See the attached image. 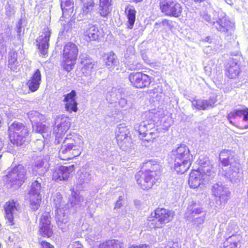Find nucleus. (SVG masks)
<instances>
[{"label":"nucleus","mask_w":248,"mask_h":248,"mask_svg":"<svg viewBox=\"0 0 248 248\" xmlns=\"http://www.w3.org/2000/svg\"><path fill=\"white\" fill-rule=\"evenodd\" d=\"M241 239V236L240 235L232 234L226 240V244H227L228 243H231V242H232L238 244V243L240 241Z\"/></svg>","instance_id":"8fccbe9b"},{"label":"nucleus","mask_w":248,"mask_h":248,"mask_svg":"<svg viewBox=\"0 0 248 248\" xmlns=\"http://www.w3.org/2000/svg\"><path fill=\"white\" fill-rule=\"evenodd\" d=\"M205 216L206 212L204 211L202 212V214H201L199 216L193 217V218H191V219L193 220L195 225H196L197 226H199L204 223Z\"/></svg>","instance_id":"de8ad7c7"},{"label":"nucleus","mask_w":248,"mask_h":248,"mask_svg":"<svg viewBox=\"0 0 248 248\" xmlns=\"http://www.w3.org/2000/svg\"><path fill=\"white\" fill-rule=\"evenodd\" d=\"M174 162V168L178 173L183 174L187 171L191 165L193 156L188 147L181 144L172 150L170 154Z\"/></svg>","instance_id":"f03ea898"},{"label":"nucleus","mask_w":248,"mask_h":248,"mask_svg":"<svg viewBox=\"0 0 248 248\" xmlns=\"http://www.w3.org/2000/svg\"><path fill=\"white\" fill-rule=\"evenodd\" d=\"M83 33L88 41H98L103 35V30L96 25L88 24L83 29Z\"/></svg>","instance_id":"a211bd4d"},{"label":"nucleus","mask_w":248,"mask_h":248,"mask_svg":"<svg viewBox=\"0 0 248 248\" xmlns=\"http://www.w3.org/2000/svg\"><path fill=\"white\" fill-rule=\"evenodd\" d=\"M3 142L1 140V139L0 138V151L2 149L3 147Z\"/></svg>","instance_id":"69168bd1"},{"label":"nucleus","mask_w":248,"mask_h":248,"mask_svg":"<svg viewBox=\"0 0 248 248\" xmlns=\"http://www.w3.org/2000/svg\"><path fill=\"white\" fill-rule=\"evenodd\" d=\"M163 26H166L168 28L171 27V22L168 19H164L161 23Z\"/></svg>","instance_id":"052dcab7"},{"label":"nucleus","mask_w":248,"mask_h":248,"mask_svg":"<svg viewBox=\"0 0 248 248\" xmlns=\"http://www.w3.org/2000/svg\"><path fill=\"white\" fill-rule=\"evenodd\" d=\"M129 248H147L146 245H140L139 246L132 245Z\"/></svg>","instance_id":"e2e57ef3"},{"label":"nucleus","mask_w":248,"mask_h":248,"mask_svg":"<svg viewBox=\"0 0 248 248\" xmlns=\"http://www.w3.org/2000/svg\"><path fill=\"white\" fill-rule=\"evenodd\" d=\"M72 25L70 23H67L66 24H64L63 25V31H65L66 32H68L69 31H71V29L72 28Z\"/></svg>","instance_id":"680f3d73"},{"label":"nucleus","mask_w":248,"mask_h":248,"mask_svg":"<svg viewBox=\"0 0 248 248\" xmlns=\"http://www.w3.org/2000/svg\"><path fill=\"white\" fill-rule=\"evenodd\" d=\"M240 165L221 167L219 170V175L226 181L234 183L238 180L240 175Z\"/></svg>","instance_id":"dca6fc26"},{"label":"nucleus","mask_w":248,"mask_h":248,"mask_svg":"<svg viewBox=\"0 0 248 248\" xmlns=\"http://www.w3.org/2000/svg\"><path fill=\"white\" fill-rule=\"evenodd\" d=\"M241 72L240 64L236 59H229L225 66V75L230 79L236 78Z\"/></svg>","instance_id":"5701e85b"},{"label":"nucleus","mask_w":248,"mask_h":248,"mask_svg":"<svg viewBox=\"0 0 248 248\" xmlns=\"http://www.w3.org/2000/svg\"><path fill=\"white\" fill-rule=\"evenodd\" d=\"M219 161L222 165L221 167H233L240 165L239 159L234 153L231 150H222L219 155Z\"/></svg>","instance_id":"6ab92c4d"},{"label":"nucleus","mask_w":248,"mask_h":248,"mask_svg":"<svg viewBox=\"0 0 248 248\" xmlns=\"http://www.w3.org/2000/svg\"><path fill=\"white\" fill-rule=\"evenodd\" d=\"M61 9L63 12L73 7V2L71 0H62L61 4Z\"/></svg>","instance_id":"09e8293b"},{"label":"nucleus","mask_w":248,"mask_h":248,"mask_svg":"<svg viewBox=\"0 0 248 248\" xmlns=\"http://www.w3.org/2000/svg\"><path fill=\"white\" fill-rule=\"evenodd\" d=\"M50 34V30L49 28H46L43 30L42 34L36 40L38 48L41 54L44 56L47 53Z\"/></svg>","instance_id":"412c9836"},{"label":"nucleus","mask_w":248,"mask_h":248,"mask_svg":"<svg viewBox=\"0 0 248 248\" xmlns=\"http://www.w3.org/2000/svg\"><path fill=\"white\" fill-rule=\"evenodd\" d=\"M16 205L17 203L14 200H12L6 202L4 206L5 216L11 225L13 223L14 215L16 214L17 211Z\"/></svg>","instance_id":"473e14b6"},{"label":"nucleus","mask_w":248,"mask_h":248,"mask_svg":"<svg viewBox=\"0 0 248 248\" xmlns=\"http://www.w3.org/2000/svg\"><path fill=\"white\" fill-rule=\"evenodd\" d=\"M53 204L56 208L55 218L57 225L63 232L68 229L69 204L63 200L62 195L57 192L53 196Z\"/></svg>","instance_id":"20e7f679"},{"label":"nucleus","mask_w":248,"mask_h":248,"mask_svg":"<svg viewBox=\"0 0 248 248\" xmlns=\"http://www.w3.org/2000/svg\"><path fill=\"white\" fill-rule=\"evenodd\" d=\"M34 148L36 150L41 151L45 146L44 141L40 139H37L34 143Z\"/></svg>","instance_id":"3c124183"},{"label":"nucleus","mask_w":248,"mask_h":248,"mask_svg":"<svg viewBox=\"0 0 248 248\" xmlns=\"http://www.w3.org/2000/svg\"><path fill=\"white\" fill-rule=\"evenodd\" d=\"M128 134V129L125 124H121L118 125L116 139L118 145L124 151H127L132 147V140Z\"/></svg>","instance_id":"9b49d317"},{"label":"nucleus","mask_w":248,"mask_h":248,"mask_svg":"<svg viewBox=\"0 0 248 248\" xmlns=\"http://www.w3.org/2000/svg\"><path fill=\"white\" fill-rule=\"evenodd\" d=\"M91 173L89 171L84 170L82 171L78 177V185H81L82 187L88 184L91 180Z\"/></svg>","instance_id":"37998d69"},{"label":"nucleus","mask_w":248,"mask_h":248,"mask_svg":"<svg viewBox=\"0 0 248 248\" xmlns=\"http://www.w3.org/2000/svg\"><path fill=\"white\" fill-rule=\"evenodd\" d=\"M5 8H6V13L8 16H11L14 14V13H15L14 9L12 7H11L10 5L6 6Z\"/></svg>","instance_id":"6e6d98bb"},{"label":"nucleus","mask_w":248,"mask_h":248,"mask_svg":"<svg viewBox=\"0 0 248 248\" xmlns=\"http://www.w3.org/2000/svg\"><path fill=\"white\" fill-rule=\"evenodd\" d=\"M41 81V72L39 69H36L30 79L27 81V85L31 92H34L39 89Z\"/></svg>","instance_id":"2f4dec72"},{"label":"nucleus","mask_w":248,"mask_h":248,"mask_svg":"<svg viewBox=\"0 0 248 248\" xmlns=\"http://www.w3.org/2000/svg\"><path fill=\"white\" fill-rule=\"evenodd\" d=\"M80 63L83 65L81 71L85 76H88L92 73V69L96 64L95 62L85 54L80 56Z\"/></svg>","instance_id":"a878e982"},{"label":"nucleus","mask_w":248,"mask_h":248,"mask_svg":"<svg viewBox=\"0 0 248 248\" xmlns=\"http://www.w3.org/2000/svg\"><path fill=\"white\" fill-rule=\"evenodd\" d=\"M83 144L80 136L77 135L67 136L59 151L60 158L63 160H67L79 155Z\"/></svg>","instance_id":"7ed1b4c3"},{"label":"nucleus","mask_w":248,"mask_h":248,"mask_svg":"<svg viewBox=\"0 0 248 248\" xmlns=\"http://www.w3.org/2000/svg\"><path fill=\"white\" fill-rule=\"evenodd\" d=\"M1 156H2L1 155H0V158L1 157Z\"/></svg>","instance_id":"774afa93"},{"label":"nucleus","mask_w":248,"mask_h":248,"mask_svg":"<svg viewBox=\"0 0 248 248\" xmlns=\"http://www.w3.org/2000/svg\"><path fill=\"white\" fill-rule=\"evenodd\" d=\"M122 201V197L119 196L118 200L116 202L115 206L114 208V210H117L120 208L122 205L121 201Z\"/></svg>","instance_id":"13d9d810"},{"label":"nucleus","mask_w":248,"mask_h":248,"mask_svg":"<svg viewBox=\"0 0 248 248\" xmlns=\"http://www.w3.org/2000/svg\"><path fill=\"white\" fill-rule=\"evenodd\" d=\"M238 244L232 242L228 243L227 244H226V241L224 243V248H236L237 247Z\"/></svg>","instance_id":"4d7b16f0"},{"label":"nucleus","mask_w":248,"mask_h":248,"mask_svg":"<svg viewBox=\"0 0 248 248\" xmlns=\"http://www.w3.org/2000/svg\"><path fill=\"white\" fill-rule=\"evenodd\" d=\"M204 211L195 202L192 201L189 202L185 212V217L188 220H190Z\"/></svg>","instance_id":"c85d7f7f"},{"label":"nucleus","mask_w":248,"mask_h":248,"mask_svg":"<svg viewBox=\"0 0 248 248\" xmlns=\"http://www.w3.org/2000/svg\"><path fill=\"white\" fill-rule=\"evenodd\" d=\"M27 170L22 164L11 169L4 177V180L10 185V187L17 188L19 187L26 179Z\"/></svg>","instance_id":"39448f33"},{"label":"nucleus","mask_w":248,"mask_h":248,"mask_svg":"<svg viewBox=\"0 0 248 248\" xmlns=\"http://www.w3.org/2000/svg\"><path fill=\"white\" fill-rule=\"evenodd\" d=\"M136 11L133 5H128L125 8V13L128 19L127 27L129 29H132L136 20Z\"/></svg>","instance_id":"f704fd0d"},{"label":"nucleus","mask_w":248,"mask_h":248,"mask_svg":"<svg viewBox=\"0 0 248 248\" xmlns=\"http://www.w3.org/2000/svg\"><path fill=\"white\" fill-rule=\"evenodd\" d=\"M87 78L85 84H87L88 86L92 84L95 80V77L94 74H92L91 73L90 74H89L88 76H85Z\"/></svg>","instance_id":"603ef678"},{"label":"nucleus","mask_w":248,"mask_h":248,"mask_svg":"<svg viewBox=\"0 0 248 248\" xmlns=\"http://www.w3.org/2000/svg\"><path fill=\"white\" fill-rule=\"evenodd\" d=\"M42 190L39 180H37L32 183L29 193L31 206L34 211L37 210L40 207L42 199L41 193Z\"/></svg>","instance_id":"4468645a"},{"label":"nucleus","mask_w":248,"mask_h":248,"mask_svg":"<svg viewBox=\"0 0 248 248\" xmlns=\"http://www.w3.org/2000/svg\"><path fill=\"white\" fill-rule=\"evenodd\" d=\"M78 54V48L75 44L68 42L64 46L62 65L65 70L69 72L73 69Z\"/></svg>","instance_id":"0eeeda50"},{"label":"nucleus","mask_w":248,"mask_h":248,"mask_svg":"<svg viewBox=\"0 0 248 248\" xmlns=\"http://www.w3.org/2000/svg\"><path fill=\"white\" fill-rule=\"evenodd\" d=\"M213 26L226 36H230L233 33L234 23L226 17V14L222 12H218V19L216 22H213Z\"/></svg>","instance_id":"9d476101"},{"label":"nucleus","mask_w":248,"mask_h":248,"mask_svg":"<svg viewBox=\"0 0 248 248\" xmlns=\"http://www.w3.org/2000/svg\"><path fill=\"white\" fill-rule=\"evenodd\" d=\"M83 201V198L79 195L78 193L74 190L72 191L71 196L69 199V202L71 206L80 205Z\"/></svg>","instance_id":"a18cd8bd"},{"label":"nucleus","mask_w":248,"mask_h":248,"mask_svg":"<svg viewBox=\"0 0 248 248\" xmlns=\"http://www.w3.org/2000/svg\"><path fill=\"white\" fill-rule=\"evenodd\" d=\"M144 172L143 171H140L137 173L135 175V179L137 182V184L140 186L143 189V185L146 184V180L144 178Z\"/></svg>","instance_id":"49530a36"},{"label":"nucleus","mask_w":248,"mask_h":248,"mask_svg":"<svg viewBox=\"0 0 248 248\" xmlns=\"http://www.w3.org/2000/svg\"><path fill=\"white\" fill-rule=\"evenodd\" d=\"M55 125L54 128V133L55 134L56 139L62 138L69 129L70 126L68 118L62 116H57Z\"/></svg>","instance_id":"aec40b11"},{"label":"nucleus","mask_w":248,"mask_h":248,"mask_svg":"<svg viewBox=\"0 0 248 248\" xmlns=\"http://www.w3.org/2000/svg\"><path fill=\"white\" fill-rule=\"evenodd\" d=\"M112 0H100L99 13L102 16H106L110 12Z\"/></svg>","instance_id":"79ce46f5"},{"label":"nucleus","mask_w":248,"mask_h":248,"mask_svg":"<svg viewBox=\"0 0 248 248\" xmlns=\"http://www.w3.org/2000/svg\"><path fill=\"white\" fill-rule=\"evenodd\" d=\"M122 89L113 88L111 91H109L106 96L107 100L110 103L116 102L123 96Z\"/></svg>","instance_id":"4c0bfd02"},{"label":"nucleus","mask_w":248,"mask_h":248,"mask_svg":"<svg viewBox=\"0 0 248 248\" xmlns=\"http://www.w3.org/2000/svg\"><path fill=\"white\" fill-rule=\"evenodd\" d=\"M143 177L146 180V184L143 185V189L148 190L151 188L155 181H157L160 177V172L156 170H147L143 172Z\"/></svg>","instance_id":"cd10ccee"},{"label":"nucleus","mask_w":248,"mask_h":248,"mask_svg":"<svg viewBox=\"0 0 248 248\" xmlns=\"http://www.w3.org/2000/svg\"><path fill=\"white\" fill-rule=\"evenodd\" d=\"M50 217L48 212H45L43 214L40 218V233L44 237H49L52 234V231L50 225Z\"/></svg>","instance_id":"b1692460"},{"label":"nucleus","mask_w":248,"mask_h":248,"mask_svg":"<svg viewBox=\"0 0 248 248\" xmlns=\"http://www.w3.org/2000/svg\"><path fill=\"white\" fill-rule=\"evenodd\" d=\"M9 139L11 143L17 146L22 145L26 140L29 133L26 126L23 124L14 122L9 127Z\"/></svg>","instance_id":"423d86ee"},{"label":"nucleus","mask_w":248,"mask_h":248,"mask_svg":"<svg viewBox=\"0 0 248 248\" xmlns=\"http://www.w3.org/2000/svg\"><path fill=\"white\" fill-rule=\"evenodd\" d=\"M144 115L146 119L138 126H135V128L138 131L140 139L144 138L145 140L150 141L158 137V133L155 123L164 114L162 110L152 109L146 112Z\"/></svg>","instance_id":"f257e3e1"},{"label":"nucleus","mask_w":248,"mask_h":248,"mask_svg":"<svg viewBox=\"0 0 248 248\" xmlns=\"http://www.w3.org/2000/svg\"><path fill=\"white\" fill-rule=\"evenodd\" d=\"M50 157L48 155L39 156L34 160L32 173L35 175L44 176L48 170Z\"/></svg>","instance_id":"2eb2a0df"},{"label":"nucleus","mask_w":248,"mask_h":248,"mask_svg":"<svg viewBox=\"0 0 248 248\" xmlns=\"http://www.w3.org/2000/svg\"><path fill=\"white\" fill-rule=\"evenodd\" d=\"M83 6L79 16L84 19L91 17V12L92 11L94 3L93 0H87L83 1Z\"/></svg>","instance_id":"e433bc0d"},{"label":"nucleus","mask_w":248,"mask_h":248,"mask_svg":"<svg viewBox=\"0 0 248 248\" xmlns=\"http://www.w3.org/2000/svg\"><path fill=\"white\" fill-rule=\"evenodd\" d=\"M40 244L41 248H54L52 245L46 241H40Z\"/></svg>","instance_id":"5fc2aeb1"},{"label":"nucleus","mask_w":248,"mask_h":248,"mask_svg":"<svg viewBox=\"0 0 248 248\" xmlns=\"http://www.w3.org/2000/svg\"><path fill=\"white\" fill-rule=\"evenodd\" d=\"M243 116V121L247 122V124L244 126V128H248V108H245L243 109H236L231 111L228 115V119L230 123H233L232 120L237 117Z\"/></svg>","instance_id":"7c9ffc66"},{"label":"nucleus","mask_w":248,"mask_h":248,"mask_svg":"<svg viewBox=\"0 0 248 248\" xmlns=\"http://www.w3.org/2000/svg\"><path fill=\"white\" fill-rule=\"evenodd\" d=\"M74 170V165L68 166H61L55 169L52 175V178L54 180L59 182L65 181L69 177L71 173Z\"/></svg>","instance_id":"4be33fe9"},{"label":"nucleus","mask_w":248,"mask_h":248,"mask_svg":"<svg viewBox=\"0 0 248 248\" xmlns=\"http://www.w3.org/2000/svg\"><path fill=\"white\" fill-rule=\"evenodd\" d=\"M143 177L146 180V184L143 185V189L148 190L151 188L155 181H157L160 177V172L156 170H147L143 172Z\"/></svg>","instance_id":"bb28decb"},{"label":"nucleus","mask_w":248,"mask_h":248,"mask_svg":"<svg viewBox=\"0 0 248 248\" xmlns=\"http://www.w3.org/2000/svg\"><path fill=\"white\" fill-rule=\"evenodd\" d=\"M203 18L205 21H207L208 22H211V17L208 14H205L203 16Z\"/></svg>","instance_id":"0e129e2a"},{"label":"nucleus","mask_w":248,"mask_h":248,"mask_svg":"<svg viewBox=\"0 0 248 248\" xmlns=\"http://www.w3.org/2000/svg\"><path fill=\"white\" fill-rule=\"evenodd\" d=\"M129 80L135 88H143L150 84L151 77L141 72L133 73L129 75Z\"/></svg>","instance_id":"f3484780"},{"label":"nucleus","mask_w":248,"mask_h":248,"mask_svg":"<svg viewBox=\"0 0 248 248\" xmlns=\"http://www.w3.org/2000/svg\"><path fill=\"white\" fill-rule=\"evenodd\" d=\"M213 195L218 199L217 204L219 206L224 205L231 197V192L228 187L221 183H217L214 184L212 187Z\"/></svg>","instance_id":"ddd939ff"},{"label":"nucleus","mask_w":248,"mask_h":248,"mask_svg":"<svg viewBox=\"0 0 248 248\" xmlns=\"http://www.w3.org/2000/svg\"><path fill=\"white\" fill-rule=\"evenodd\" d=\"M161 11L166 16L179 17L182 12L181 4L176 0H159Z\"/></svg>","instance_id":"1a4fd4ad"},{"label":"nucleus","mask_w":248,"mask_h":248,"mask_svg":"<svg viewBox=\"0 0 248 248\" xmlns=\"http://www.w3.org/2000/svg\"><path fill=\"white\" fill-rule=\"evenodd\" d=\"M217 101L215 95L211 96L208 100L194 99L191 101L192 106L196 109L205 110L209 108H213Z\"/></svg>","instance_id":"393cba45"},{"label":"nucleus","mask_w":248,"mask_h":248,"mask_svg":"<svg viewBox=\"0 0 248 248\" xmlns=\"http://www.w3.org/2000/svg\"><path fill=\"white\" fill-rule=\"evenodd\" d=\"M199 168L197 170L202 174L204 179L209 180L213 178L216 172V169L213 167L212 161L209 158L203 155H201L199 157Z\"/></svg>","instance_id":"f8f14e48"},{"label":"nucleus","mask_w":248,"mask_h":248,"mask_svg":"<svg viewBox=\"0 0 248 248\" xmlns=\"http://www.w3.org/2000/svg\"><path fill=\"white\" fill-rule=\"evenodd\" d=\"M103 62L108 68L109 69H113L119 62L117 56L112 51L105 54Z\"/></svg>","instance_id":"c9c22d12"},{"label":"nucleus","mask_w":248,"mask_h":248,"mask_svg":"<svg viewBox=\"0 0 248 248\" xmlns=\"http://www.w3.org/2000/svg\"><path fill=\"white\" fill-rule=\"evenodd\" d=\"M76 95V91L72 90L70 93H67L64 96L63 101L66 102L65 108L66 111L70 112H71L72 111H77L78 103L75 98Z\"/></svg>","instance_id":"c756f323"},{"label":"nucleus","mask_w":248,"mask_h":248,"mask_svg":"<svg viewBox=\"0 0 248 248\" xmlns=\"http://www.w3.org/2000/svg\"><path fill=\"white\" fill-rule=\"evenodd\" d=\"M22 24V20L21 19H20L18 21V23L16 26L17 33L18 35H20V33L21 32Z\"/></svg>","instance_id":"bf43d9fd"},{"label":"nucleus","mask_w":248,"mask_h":248,"mask_svg":"<svg viewBox=\"0 0 248 248\" xmlns=\"http://www.w3.org/2000/svg\"><path fill=\"white\" fill-rule=\"evenodd\" d=\"M133 1L134 2L138 3V2H141V1H143V0H133Z\"/></svg>","instance_id":"338daca9"},{"label":"nucleus","mask_w":248,"mask_h":248,"mask_svg":"<svg viewBox=\"0 0 248 248\" xmlns=\"http://www.w3.org/2000/svg\"><path fill=\"white\" fill-rule=\"evenodd\" d=\"M17 53L13 50L10 51L8 54V66L13 71L17 70L18 62L17 60Z\"/></svg>","instance_id":"a19ab883"},{"label":"nucleus","mask_w":248,"mask_h":248,"mask_svg":"<svg viewBox=\"0 0 248 248\" xmlns=\"http://www.w3.org/2000/svg\"><path fill=\"white\" fill-rule=\"evenodd\" d=\"M28 117L31 123L32 126L33 125L39 124L41 122H45L46 120L44 115L34 110L29 112L28 113Z\"/></svg>","instance_id":"58836bf2"},{"label":"nucleus","mask_w":248,"mask_h":248,"mask_svg":"<svg viewBox=\"0 0 248 248\" xmlns=\"http://www.w3.org/2000/svg\"><path fill=\"white\" fill-rule=\"evenodd\" d=\"M124 245L121 241L116 239L109 240L99 245V248H124Z\"/></svg>","instance_id":"ea45409f"},{"label":"nucleus","mask_w":248,"mask_h":248,"mask_svg":"<svg viewBox=\"0 0 248 248\" xmlns=\"http://www.w3.org/2000/svg\"><path fill=\"white\" fill-rule=\"evenodd\" d=\"M202 175L199 171L193 170L189 174L188 180L190 187L193 188H197L202 183V181H207V179H204Z\"/></svg>","instance_id":"72a5a7b5"},{"label":"nucleus","mask_w":248,"mask_h":248,"mask_svg":"<svg viewBox=\"0 0 248 248\" xmlns=\"http://www.w3.org/2000/svg\"><path fill=\"white\" fill-rule=\"evenodd\" d=\"M151 215L152 217L148 219L149 224L153 228H160L171 221L174 214L171 211L163 208H158Z\"/></svg>","instance_id":"6e6552de"},{"label":"nucleus","mask_w":248,"mask_h":248,"mask_svg":"<svg viewBox=\"0 0 248 248\" xmlns=\"http://www.w3.org/2000/svg\"><path fill=\"white\" fill-rule=\"evenodd\" d=\"M43 122H41L39 124L33 125L32 129L33 131L41 134L42 137H44L45 136L43 134L47 133L49 127L46 124H43Z\"/></svg>","instance_id":"c03bdc74"},{"label":"nucleus","mask_w":248,"mask_h":248,"mask_svg":"<svg viewBox=\"0 0 248 248\" xmlns=\"http://www.w3.org/2000/svg\"><path fill=\"white\" fill-rule=\"evenodd\" d=\"M119 100V105L120 107L124 109H126V107L127 105L126 100L123 97V96L120 97Z\"/></svg>","instance_id":"864d4df0"}]
</instances>
